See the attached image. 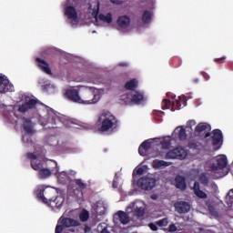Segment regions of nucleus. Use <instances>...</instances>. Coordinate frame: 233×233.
Returning <instances> with one entry per match:
<instances>
[{"label":"nucleus","mask_w":233,"mask_h":233,"mask_svg":"<svg viewBox=\"0 0 233 233\" xmlns=\"http://www.w3.org/2000/svg\"><path fill=\"white\" fill-rule=\"evenodd\" d=\"M118 66H128V63L121 62V63L118 64Z\"/></svg>","instance_id":"nucleus-54"},{"label":"nucleus","mask_w":233,"mask_h":233,"mask_svg":"<svg viewBox=\"0 0 233 233\" xmlns=\"http://www.w3.org/2000/svg\"><path fill=\"white\" fill-rule=\"evenodd\" d=\"M198 190H201V189H200V187H199V182L196 181V182L194 183V186H193L194 194H195L196 192H198Z\"/></svg>","instance_id":"nucleus-46"},{"label":"nucleus","mask_w":233,"mask_h":233,"mask_svg":"<svg viewBox=\"0 0 233 233\" xmlns=\"http://www.w3.org/2000/svg\"><path fill=\"white\" fill-rule=\"evenodd\" d=\"M109 1L113 5H122L123 4V1H121V0H109Z\"/></svg>","instance_id":"nucleus-51"},{"label":"nucleus","mask_w":233,"mask_h":233,"mask_svg":"<svg viewBox=\"0 0 233 233\" xmlns=\"http://www.w3.org/2000/svg\"><path fill=\"white\" fill-rule=\"evenodd\" d=\"M36 105L37 99L30 98L26 100L25 104L18 106V112H20V114H26L29 110L35 108Z\"/></svg>","instance_id":"nucleus-11"},{"label":"nucleus","mask_w":233,"mask_h":233,"mask_svg":"<svg viewBox=\"0 0 233 233\" xmlns=\"http://www.w3.org/2000/svg\"><path fill=\"white\" fill-rule=\"evenodd\" d=\"M152 147V142H150V140H145L138 147V154H140V156H146L147 152H148V150H150Z\"/></svg>","instance_id":"nucleus-21"},{"label":"nucleus","mask_w":233,"mask_h":233,"mask_svg":"<svg viewBox=\"0 0 233 233\" xmlns=\"http://www.w3.org/2000/svg\"><path fill=\"white\" fill-rule=\"evenodd\" d=\"M35 61L36 63V66H38L42 70V72L47 74L48 76H52V69H50V65L48 64V62L39 57H36Z\"/></svg>","instance_id":"nucleus-14"},{"label":"nucleus","mask_w":233,"mask_h":233,"mask_svg":"<svg viewBox=\"0 0 233 233\" xmlns=\"http://www.w3.org/2000/svg\"><path fill=\"white\" fill-rule=\"evenodd\" d=\"M58 179H59V181H66V179H68V175H66V172H62L58 176Z\"/></svg>","instance_id":"nucleus-42"},{"label":"nucleus","mask_w":233,"mask_h":233,"mask_svg":"<svg viewBox=\"0 0 233 233\" xmlns=\"http://www.w3.org/2000/svg\"><path fill=\"white\" fill-rule=\"evenodd\" d=\"M56 169L50 170L48 168L42 167L40 170H38V177L39 179H47V177H50L52 176V172H55V174H57L58 168H57V163L55 162Z\"/></svg>","instance_id":"nucleus-17"},{"label":"nucleus","mask_w":233,"mask_h":233,"mask_svg":"<svg viewBox=\"0 0 233 233\" xmlns=\"http://www.w3.org/2000/svg\"><path fill=\"white\" fill-rule=\"evenodd\" d=\"M22 121L25 132H26L29 136L34 135V129L32 128V120L24 116L22 118Z\"/></svg>","instance_id":"nucleus-22"},{"label":"nucleus","mask_w":233,"mask_h":233,"mask_svg":"<svg viewBox=\"0 0 233 233\" xmlns=\"http://www.w3.org/2000/svg\"><path fill=\"white\" fill-rule=\"evenodd\" d=\"M47 205L49 207H51V208H53V210H55V208H61V207H63L64 203H65V198L61 197V196H57L55 198H47Z\"/></svg>","instance_id":"nucleus-15"},{"label":"nucleus","mask_w":233,"mask_h":233,"mask_svg":"<svg viewBox=\"0 0 233 233\" xmlns=\"http://www.w3.org/2000/svg\"><path fill=\"white\" fill-rule=\"evenodd\" d=\"M226 199H227L228 205H232V203H233V189L228 191V193L226 197Z\"/></svg>","instance_id":"nucleus-38"},{"label":"nucleus","mask_w":233,"mask_h":233,"mask_svg":"<svg viewBox=\"0 0 233 233\" xmlns=\"http://www.w3.org/2000/svg\"><path fill=\"white\" fill-rule=\"evenodd\" d=\"M153 114L155 116H158L159 117H163V116H165V112H163V111H157V110H155V111H153Z\"/></svg>","instance_id":"nucleus-48"},{"label":"nucleus","mask_w":233,"mask_h":233,"mask_svg":"<svg viewBox=\"0 0 233 233\" xmlns=\"http://www.w3.org/2000/svg\"><path fill=\"white\" fill-rule=\"evenodd\" d=\"M63 122V116L61 114L57 113L56 110L48 107L47 108V123L49 125H57Z\"/></svg>","instance_id":"nucleus-8"},{"label":"nucleus","mask_w":233,"mask_h":233,"mask_svg":"<svg viewBox=\"0 0 233 233\" xmlns=\"http://www.w3.org/2000/svg\"><path fill=\"white\" fill-rule=\"evenodd\" d=\"M160 145L164 150H167V149L170 148L172 142H170V140H163L160 142Z\"/></svg>","instance_id":"nucleus-37"},{"label":"nucleus","mask_w":233,"mask_h":233,"mask_svg":"<svg viewBox=\"0 0 233 233\" xmlns=\"http://www.w3.org/2000/svg\"><path fill=\"white\" fill-rule=\"evenodd\" d=\"M80 105H96L101 96L92 87H86L82 91Z\"/></svg>","instance_id":"nucleus-3"},{"label":"nucleus","mask_w":233,"mask_h":233,"mask_svg":"<svg viewBox=\"0 0 233 233\" xmlns=\"http://www.w3.org/2000/svg\"><path fill=\"white\" fill-rule=\"evenodd\" d=\"M137 79L133 78L126 83L125 88L126 90H136L137 88Z\"/></svg>","instance_id":"nucleus-26"},{"label":"nucleus","mask_w":233,"mask_h":233,"mask_svg":"<svg viewBox=\"0 0 233 233\" xmlns=\"http://www.w3.org/2000/svg\"><path fill=\"white\" fill-rule=\"evenodd\" d=\"M187 129H185V127H181L178 132V139L180 141H185L187 139Z\"/></svg>","instance_id":"nucleus-31"},{"label":"nucleus","mask_w":233,"mask_h":233,"mask_svg":"<svg viewBox=\"0 0 233 233\" xmlns=\"http://www.w3.org/2000/svg\"><path fill=\"white\" fill-rule=\"evenodd\" d=\"M198 181L201 185H208V177H207V174L201 173L198 177Z\"/></svg>","instance_id":"nucleus-32"},{"label":"nucleus","mask_w":233,"mask_h":233,"mask_svg":"<svg viewBox=\"0 0 233 233\" xmlns=\"http://www.w3.org/2000/svg\"><path fill=\"white\" fill-rule=\"evenodd\" d=\"M75 185L78 187L81 196H83V190L86 189V183L83 182L82 179L76 178L74 180Z\"/></svg>","instance_id":"nucleus-28"},{"label":"nucleus","mask_w":233,"mask_h":233,"mask_svg":"<svg viewBox=\"0 0 233 233\" xmlns=\"http://www.w3.org/2000/svg\"><path fill=\"white\" fill-rule=\"evenodd\" d=\"M137 187L142 190H152L156 187V180L154 177H143L138 179Z\"/></svg>","instance_id":"nucleus-7"},{"label":"nucleus","mask_w":233,"mask_h":233,"mask_svg":"<svg viewBox=\"0 0 233 233\" xmlns=\"http://www.w3.org/2000/svg\"><path fill=\"white\" fill-rule=\"evenodd\" d=\"M134 214L135 216H137V218H143L145 216V208H136Z\"/></svg>","instance_id":"nucleus-30"},{"label":"nucleus","mask_w":233,"mask_h":233,"mask_svg":"<svg viewBox=\"0 0 233 233\" xmlns=\"http://www.w3.org/2000/svg\"><path fill=\"white\" fill-rule=\"evenodd\" d=\"M114 223H121L122 225H128L130 223V217L127 212L119 210L113 217Z\"/></svg>","instance_id":"nucleus-10"},{"label":"nucleus","mask_w":233,"mask_h":233,"mask_svg":"<svg viewBox=\"0 0 233 233\" xmlns=\"http://www.w3.org/2000/svg\"><path fill=\"white\" fill-rule=\"evenodd\" d=\"M228 165L227 156H223L217 159V164H212L210 169L212 172H218V170H223Z\"/></svg>","instance_id":"nucleus-13"},{"label":"nucleus","mask_w":233,"mask_h":233,"mask_svg":"<svg viewBox=\"0 0 233 233\" xmlns=\"http://www.w3.org/2000/svg\"><path fill=\"white\" fill-rule=\"evenodd\" d=\"M99 11H96V15L95 16L96 21H97V19H99V21H103V23H107L110 24L112 23L113 19H112V13H107L106 15H105L104 14H99L97 15Z\"/></svg>","instance_id":"nucleus-24"},{"label":"nucleus","mask_w":233,"mask_h":233,"mask_svg":"<svg viewBox=\"0 0 233 233\" xmlns=\"http://www.w3.org/2000/svg\"><path fill=\"white\" fill-rule=\"evenodd\" d=\"M67 232H76V229L75 228H69V229H67Z\"/></svg>","instance_id":"nucleus-55"},{"label":"nucleus","mask_w":233,"mask_h":233,"mask_svg":"<svg viewBox=\"0 0 233 233\" xmlns=\"http://www.w3.org/2000/svg\"><path fill=\"white\" fill-rule=\"evenodd\" d=\"M52 127H53V128H57V127H56V126H53Z\"/></svg>","instance_id":"nucleus-58"},{"label":"nucleus","mask_w":233,"mask_h":233,"mask_svg":"<svg viewBox=\"0 0 233 233\" xmlns=\"http://www.w3.org/2000/svg\"><path fill=\"white\" fill-rule=\"evenodd\" d=\"M65 15L67 19H71V21H77V11H76V7L69 5L65 10Z\"/></svg>","instance_id":"nucleus-20"},{"label":"nucleus","mask_w":233,"mask_h":233,"mask_svg":"<svg viewBox=\"0 0 233 233\" xmlns=\"http://www.w3.org/2000/svg\"><path fill=\"white\" fill-rule=\"evenodd\" d=\"M170 106H172V101H170L169 99L165 98L162 101V110H168V108H170Z\"/></svg>","instance_id":"nucleus-34"},{"label":"nucleus","mask_w":233,"mask_h":233,"mask_svg":"<svg viewBox=\"0 0 233 233\" xmlns=\"http://www.w3.org/2000/svg\"><path fill=\"white\" fill-rule=\"evenodd\" d=\"M174 207L178 214H187V212H190V204L188 202L179 201L175 203Z\"/></svg>","instance_id":"nucleus-16"},{"label":"nucleus","mask_w":233,"mask_h":233,"mask_svg":"<svg viewBox=\"0 0 233 233\" xmlns=\"http://www.w3.org/2000/svg\"><path fill=\"white\" fill-rule=\"evenodd\" d=\"M187 157V150L183 147L178 146L166 153L164 159H185Z\"/></svg>","instance_id":"nucleus-5"},{"label":"nucleus","mask_w":233,"mask_h":233,"mask_svg":"<svg viewBox=\"0 0 233 233\" xmlns=\"http://www.w3.org/2000/svg\"><path fill=\"white\" fill-rule=\"evenodd\" d=\"M151 198H152V199H156V196H154V195L151 196Z\"/></svg>","instance_id":"nucleus-57"},{"label":"nucleus","mask_w":233,"mask_h":233,"mask_svg":"<svg viewBox=\"0 0 233 233\" xmlns=\"http://www.w3.org/2000/svg\"><path fill=\"white\" fill-rule=\"evenodd\" d=\"M97 123L101 124L99 128L100 132H112L119 127L117 118L114 116L110 112H104L99 115Z\"/></svg>","instance_id":"nucleus-2"},{"label":"nucleus","mask_w":233,"mask_h":233,"mask_svg":"<svg viewBox=\"0 0 233 233\" xmlns=\"http://www.w3.org/2000/svg\"><path fill=\"white\" fill-rule=\"evenodd\" d=\"M201 76H202V77H204V79L206 81H208V79H210V76L208 74H207V72H202Z\"/></svg>","instance_id":"nucleus-50"},{"label":"nucleus","mask_w":233,"mask_h":233,"mask_svg":"<svg viewBox=\"0 0 233 233\" xmlns=\"http://www.w3.org/2000/svg\"><path fill=\"white\" fill-rule=\"evenodd\" d=\"M172 162H167L165 160H154L153 167L154 168H161V167H170Z\"/></svg>","instance_id":"nucleus-27"},{"label":"nucleus","mask_w":233,"mask_h":233,"mask_svg":"<svg viewBox=\"0 0 233 233\" xmlns=\"http://www.w3.org/2000/svg\"><path fill=\"white\" fill-rule=\"evenodd\" d=\"M199 147H201V143L199 142H189L188 143V148H190L191 150H199Z\"/></svg>","instance_id":"nucleus-36"},{"label":"nucleus","mask_w":233,"mask_h":233,"mask_svg":"<svg viewBox=\"0 0 233 233\" xmlns=\"http://www.w3.org/2000/svg\"><path fill=\"white\" fill-rule=\"evenodd\" d=\"M90 230H92V228L89 226L86 225L85 228H84V232L88 233V232H90Z\"/></svg>","instance_id":"nucleus-53"},{"label":"nucleus","mask_w":233,"mask_h":233,"mask_svg":"<svg viewBox=\"0 0 233 233\" xmlns=\"http://www.w3.org/2000/svg\"><path fill=\"white\" fill-rule=\"evenodd\" d=\"M152 21V13L150 11H145L142 15V23L148 25Z\"/></svg>","instance_id":"nucleus-29"},{"label":"nucleus","mask_w":233,"mask_h":233,"mask_svg":"<svg viewBox=\"0 0 233 233\" xmlns=\"http://www.w3.org/2000/svg\"><path fill=\"white\" fill-rule=\"evenodd\" d=\"M121 101H123L125 105H130V103H132V98H130L128 95H122Z\"/></svg>","instance_id":"nucleus-40"},{"label":"nucleus","mask_w":233,"mask_h":233,"mask_svg":"<svg viewBox=\"0 0 233 233\" xmlns=\"http://www.w3.org/2000/svg\"><path fill=\"white\" fill-rule=\"evenodd\" d=\"M175 187L179 190H187V180L183 176H177L175 178Z\"/></svg>","instance_id":"nucleus-19"},{"label":"nucleus","mask_w":233,"mask_h":233,"mask_svg":"<svg viewBox=\"0 0 233 233\" xmlns=\"http://www.w3.org/2000/svg\"><path fill=\"white\" fill-rule=\"evenodd\" d=\"M66 99L73 103H78L81 105V96H79V90L77 89H67L65 93Z\"/></svg>","instance_id":"nucleus-12"},{"label":"nucleus","mask_w":233,"mask_h":233,"mask_svg":"<svg viewBox=\"0 0 233 233\" xmlns=\"http://www.w3.org/2000/svg\"><path fill=\"white\" fill-rule=\"evenodd\" d=\"M158 227H167L168 225V218H165L156 222Z\"/></svg>","instance_id":"nucleus-39"},{"label":"nucleus","mask_w":233,"mask_h":233,"mask_svg":"<svg viewBox=\"0 0 233 233\" xmlns=\"http://www.w3.org/2000/svg\"><path fill=\"white\" fill-rule=\"evenodd\" d=\"M212 127L209 124L207 123H199L195 127L196 134H201V132H206L204 135V139H208L210 137L211 139V145L213 147V149L218 151L223 147V132L220 129H214L211 133Z\"/></svg>","instance_id":"nucleus-1"},{"label":"nucleus","mask_w":233,"mask_h":233,"mask_svg":"<svg viewBox=\"0 0 233 233\" xmlns=\"http://www.w3.org/2000/svg\"><path fill=\"white\" fill-rule=\"evenodd\" d=\"M144 172H145V169L143 167H138L137 170L135 169L133 171V177L135 176H143Z\"/></svg>","instance_id":"nucleus-41"},{"label":"nucleus","mask_w":233,"mask_h":233,"mask_svg":"<svg viewBox=\"0 0 233 233\" xmlns=\"http://www.w3.org/2000/svg\"><path fill=\"white\" fill-rule=\"evenodd\" d=\"M192 127H196V120H189L187 123V128H192Z\"/></svg>","instance_id":"nucleus-45"},{"label":"nucleus","mask_w":233,"mask_h":233,"mask_svg":"<svg viewBox=\"0 0 233 233\" xmlns=\"http://www.w3.org/2000/svg\"><path fill=\"white\" fill-rule=\"evenodd\" d=\"M6 92H14V85L6 76H0V94H6Z\"/></svg>","instance_id":"nucleus-9"},{"label":"nucleus","mask_w":233,"mask_h":233,"mask_svg":"<svg viewBox=\"0 0 233 233\" xmlns=\"http://www.w3.org/2000/svg\"><path fill=\"white\" fill-rule=\"evenodd\" d=\"M81 223L72 218L68 217H60L57 225L55 229V233H63L65 228H71V227H79Z\"/></svg>","instance_id":"nucleus-4"},{"label":"nucleus","mask_w":233,"mask_h":233,"mask_svg":"<svg viewBox=\"0 0 233 233\" xmlns=\"http://www.w3.org/2000/svg\"><path fill=\"white\" fill-rule=\"evenodd\" d=\"M112 187H113V188H117L119 187L117 176H115V177L113 179Z\"/></svg>","instance_id":"nucleus-43"},{"label":"nucleus","mask_w":233,"mask_h":233,"mask_svg":"<svg viewBox=\"0 0 233 233\" xmlns=\"http://www.w3.org/2000/svg\"><path fill=\"white\" fill-rule=\"evenodd\" d=\"M26 157L28 159H31V167L33 170H41L43 167H45V163H46V160L43 157H37V155H35L34 153H27Z\"/></svg>","instance_id":"nucleus-6"},{"label":"nucleus","mask_w":233,"mask_h":233,"mask_svg":"<svg viewBox=\"0 0 233 233\" xmlns=\"http://www.w3.org/2000/svg\"><path fill=\"white\" fill-rule=\"evenodd\" d=\"M35 194L38 199V201H42L46 205L48 204V198H45V187L38 186L35 190Z\"/></svg>","instance_id":"nucleus-18"},{"label":"nucleus","mask_w":233,"mask_h":233,"mask_svg":"<svg viewBox=\"0 0 233 233\" xmlns=\"http://www.w3.org/2000/svg\"><path fill=\"white\" fill-rule=\"evenodd\" d=\"M195 196H197V198H199V199H207V198H208V195H207V193H205L203 190L198 189V191H195Z\"/></svg>","instance_id":"nucleus-35"},{"label":"nucleus","mask_w":233,"mask_h":233,"mask_svg":"<svg viewBox=\"0 0 233 233\" xmlns=\"http://www.w3.org/2000/svg\"><path fill=\"white\" fill-rule=\"evenodd\" d=\"M88 218H90V214L86 210L82 211L79 215L80 221L83 223H85V221H88Z\"/></svg>","instance_id":"nucleus-33"},{"label":"nucleus","mask_w":233,"mask_h":233,"mask_svg":"<svg viewBox=\"0 0 233 233\" xmlns=\"http://www.w3.org/2000/svg\"><path fill=\"white\" fill-rule=\"evenodd\" d=\"M148 227H149V228H150L151 230H153L154 232H157V225H156V224H154V223H149Z\"/></svg>","instance_id":"nucleus-47"},{"label":"nucleus","mask_w":233,"mask_h":233,"mask_svg":"<svg viewBox=\"0 0 233 233\" xmlns=\"http://www.w3.org/2000/svg\"><path fill=\"white\" fill-rule=\"evenodd\" d=\"M145 99L143 94L137 92L136 94L132 95L131 96V103L134 105H141Z\"/></svg>","instance_id":"nucleus-25"},{"label":"nucleus","mask_w":233,"mask_h":233,"mask_svg":"<svg viewBox=\"0 0 233 233\" xmlns=\"http://www.w3.org/2000/svg\"><path fill=\"white\" fill-rule=\"evenodd\" d=\"M168 232H177V227H176V224L169 225Z\"/></svg>","instance_id":"nucleus-44"},{"label":"nucleus","mask_w":233,"mask_h":233,"mask_svg":"<svg viewBox=\"0 0 233 233\" xmlns=\"http://www.w3.org/2000/svg\"><path fill=\"white\" fill-rule=\"evenodd\" d=\"M194 83H199V79H198V78L195 79V80H194Z\"/></svg>","instance_id":"nucleus-56"},{"label":"nucleus","mask_w":233,"mask_h":233,"mask_svg":"<svg viewBox=\"0 0 233 233\" xmlns=\"http://www.w3.org/2000/svg\"><path fill=\"white\" fill-rule=\"evenodd\" d=\"M177 108H181V98L176 100Z\"/></svg>","instance_id":"nucleus-52"},{"label":"nucleus","mask_w":233,"mask_h":233,"mask_svg":"<svg viewBox=\"0 0 233 233\" xmlns=\"http://www.w3.org/2000/svg\"><path fill=\"white\" fill-rule=\"evenodd\" d=\"M120 28H128L130 26V17L128 15H121L116 21Z\"/></svg>","instance_id":"nucleus-23"},{"label":"nucleus","mask_w":233,"mask_h":233,"mask_svg":"<svg viewBox=\"0 0 233 233\" xmlns=\"http://www.w3.org/2000/svg\"><path fill=\"white\" fill-rule=\"evenodd\" d=\"M225 59H227V57L222 56V57H220V58H215V59H214V62H215V63H219V64H221V63H223V62L225 61Z\"/></svg>","instance_id":"nucleus-49"}]
</instances>
